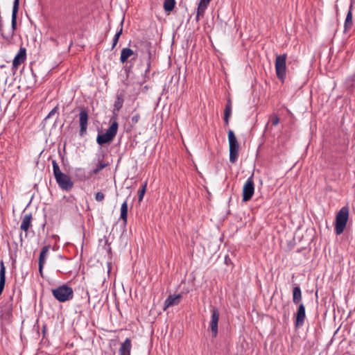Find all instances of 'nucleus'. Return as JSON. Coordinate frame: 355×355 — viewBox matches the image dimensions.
<instances>
[{
    "label": "nucleus",
    "instance_id": "39",
    "mask_svg": "<svg viewBox=\"0 0 355 355\" xmlns=\"http://www.w3.org/2000/svg\"><path fill=\"white\" fill-rule=\"evenodd\" d=\"M105 250L108 252V254L111 252V247L107 244V241H105V245L104 246Z\"/></svg>",
    "mask_w": 355,
    "mask_h": 355
},
{
    "label": "nucleus",
    "instance_id": "28",
    "mask_svg": "<svg viewBox=\"0 0 355 355\" xmlns=\"http://www.w3.org/2000/svg\"><path fill=\"white\" fill-rule=\"evenodd\" d=\"M355 82V74L348 76L345 80V86L347 89H352Z\"/></svg>",
    "mask_w": 355,
    "mask_h": 355
},
{
    "label": "nucleus",
    "instance_id": "43",
    "mask_svg": "<svg viewBox=\"0 0 355 355\" xmlns=\"http://www.w3.org/2000/svg\"><path fill=\"white\" fill-rule=\"evenodd\" d=\"M139 116L137 115H135V123H137L138 121Z\"/></svg>",
    "mask_w": 355,
    "mask_h": 355
},
{
    "label": "nucleus",
    "instance_id": "2",
    "mask_svg": "<svg viewBox=\"0 0 355 355\" xmlns=\"http://www.w3.org/2000/svg\"><path fill=\"white\" fill-rule=\"evenodd\" d=\"M52 166L55 179L60 188L64 191H71L73 187V182L71 178L60 171L56 160H52Z\"/></svg>",
    "mask_w": 355,
    "mask_h": 355
},
{
    "label": "nucleus",
    "instance_id": "18",
    "mask_svg": "<svg viewBox=\"0 0 355 355\" xmlns=\"http://www.w3.org/2000/svg\"><path fill=\"white\" fill-rule=\"evenodd\" d=\"M50 245H45L42 248V250H41V252L40 254V257H39V270H40V272L42 274V268H43V266L45 263V261H46V255L49 251V249H50Z\"/></svg>",
    "mask_w": 355,
    "mask_h": 355
},
{
    "label": "nucleus",
    "instance_id": "24",
    "mask_svg": "<svg viewBox=\"0 0 355 355\" xmlns=\"http://www.w3.org/2000/svg\"><path fill=\"white\" fill-rule=\"evenodd\" d=\"M352 25H353L352 11V6H350L349 10L347 12L345 21V25H344L345 31H347V30L351 28Z\"/></svg>",
    "mask_w": 355,
    "mask_h": 355
},
{
    "label": "nucleus",
    "instance_id": "31",
    "mask_svg": "<svg viewBox=\"0 0 355 355\" xmlns=\"http://www.w3.org/2000/svg\"><path fill=\"white\" fill-rule=\"evenodd\" d=\"M131 67H132L131 65H130L129 67L125 66L123 67L124 74L126 76V80H124V83L127 85H130V83L128 79L130 78V73H131Z\"/></svg>",
    "mask_w": 355,
    "mask_h": 355
},
{
    "label": "nucleus",
    "instance_id": "3",
    "mask_svg": "<svg viewBox=\"0 0 355 355\" xmlns=\"http://www.w3.org/2000/svg\"><path fill=\"white\" fill-rule=\"evenodd\" d=\"M349 214V209L347 206L343 207L336 214L335 220V232L340 235L346 227Z\"/></svg>",
    "mask_w": 355,
    "mask_h": 355
},
{
    "label": "nucleus",
    "instance_id": "4",
    "mask_svg": "<svg viewBox=\"0 0 355 355\" xmlns=\"http://www.w3.org/2000/svg\"><path fill=\"white\" fill-rule=\"evenodd\" d=\"M53 296L60 302L69 301L73 297V291L70 286L62 284L51 290Z\"/></svg>",
    "mask_w": 355,
    "mask_h": 355
},
{
    "label": "nucleus",
    "instance_id": "36",
    "mask_svg": "<svg viewBox=\"0 0 355 355\" xmlns=\"http://www.w3.org/2000/svg\"><path fill=\"white\" fill-rule=\"evenodd\" d=\"M105 198V194L101 191L97 192L95 195V200L97 202H102Z\"/></svg>",
    "mask_w": 355,
    "mask_h": 355
},
{
    "label": "nucleus",
    "instance_id": "38",
    "mask_svg": "<svg viewBox=\"0 0 355 355\" xmlns=\"http://www.w3.org/2000/svg\"><path fill=\"white\" fill-rule=\"evenodd\" d=\"M279 122V119L277 116H274L272 119V123L273 125L276 126L278 125Z\"/></svg>",
    "mask_w": 355,
    "mask_h": 355
},
{
    "label": "nucleus",
    "instance_id": "42",
    "mask_svg": "<svg viewBox=\"0 0 355 355\" xmlns=\"http://www.w3.org/2000/svg\"><path fill=\"white\" fill-rule=\"evenodd\" d=\"M230 261V259L227 256H226L225 258V263L228 264V261Z\"/></svg>",
    "mask_w": 355,
    "mask_h": 355
},
{
    "label": "nucleus",
    "instance_id": "32",
    "mask_svg": "<svg viewBox=\"0 0 355 355\" xmlns=\"http://www.w3.org/2000/svg\"><path fill=\"white\" fill-rule=\"evenodd\" d=\"M232 114V102L230 99L227 100V104L225 105L224 116L226 117H230Z\"/></svg>",
    "mask_w": 355,
    "mask_h": 355
},
{
    "label": "nucleus",
    "instance_id": "9",
    "mask_svg": "<svg viewBox=\"0 0 355 355\" xmlns=\"http://www.w3.org/2000/svg\"><path fill=\"white\" fill-rule=\"evenodd\" d=\"M219 320V312L216 308L211 309V318L209 323V328L211 331L213 338H216L218 335V323Z\"/></svg>",
    "mask_w": 355,
    "mask_h": 355
},
{
    "label": "nucleus",
    "instance_id": "44",
    "mask_svg": "<svg viewBox=\"0 0 355 355\" xmlns=\"http://www.w3.org/2000/svg\"><path fill=\"white\" fill-rule=\"evenodd\" d=\"M60 272H62V273H67V272H68L69 271H60Z\"/></svg>",
    "mask_w": 355,
    "mask_h": 355
},
{
    "label": "nucleus",
    "instance_id": "15",
    "mask_svg": "<svg viewBox=\"0 0 355 355\" xmlns=\"http://www.w3.org/2000/svg\"><path fill=\"white\" fill-rule=\"evenodd\" d=\"M12 304L6 302L0 308V318L4 320H10L12 317Z\"/></svg>",
    "mask_w": 355,
    "mask_h": 355
},
{
    "label": "nucleus",
    "instance_id": "13",
    "mask_svg": "<svg viewBox=\"0 0 355 355\" xmlns=\"http://www.w3.org/2000/svg\"><path fill=\"white\" fill-rule=\"evenodd\" d=\"M145 51L144 52V63H143V69H141V72L143 70L146 73L149 71L150 69V44L147 42H145L144 44Z\"/></svg>",
    "mask_w": 355,
    "mask_h": 355
},
{
    "label": "nucleus",
    "instance_id": "35",
    "mask_svg": "<svg viewBox=\"0 0 355 355\" xmlns=\"http://www.w3.org/2000/svg\"><path fill=\"white\" fill-rule=\"evenodd\" d=\"M205 10H206V9H202V10H200V7L198 6L197 11H196V21H198L200 20V18L201 17H203Z\"/></svg>",
    "mask_w": 355,
    "mask_h": 355
},
{
    "label": "nucleus",
    "instance_id": "30",
    "mask_svg": "<svg viewBox=\"0 0 355 355\" xmlns=\"http://www.w3.org/2000/svg\"><path fill=\"white\" fill-rule=\"evenodd\" d=\"M146 186H147V182H145L141 184V187L138 190V200H139V202H141L144 198V194L146 193Z\"/></svg>",
    "mask_w": 355,
    "mask_h": 355
},
{
    "label": "nucleus",
    "instance_id": "21",
    "mask_svg": "<svg viewBox=\"0 0 355 355\" xmlns=\"http://www.w3.org/2000/svg\"><path fill=\"white\" fill-rule=\"evenodd\" d=\"M127 216H128V203L125 201L121 207V215L120 219L123 220V226L125 227L127 225Z\"/></svg>",
    "mask_w": 355,
    "mask_h": 355
},
{
    "label": "nucleus",
    "instance_id": "22",
    "mask_svg": "<svg viewBox=\"0 0 355 355\" xmlns=\"http://www.w3.org/2000/svg\"><path fill=\"white\" fill-rule=\"evenodd\" d=\"M302 300V291L300 287L297 286L293 289V302L295 304H300Z\"/></svg>",
    "mask_w": 355,
    "mask_h": 355
},
{
    "label": "nucleus",
    "instance_id": "34",
    "mask_svg": "<svg viewBox=\"0 0 355 355\" xmlns=\"http://www.w3.org/2000/svg\"><path fill=\"white\" fill-rule=\"evenodd\" d=\"M211 1V0H200V2L198 3L200 10H202V9H207V6Z\"/></svg>",
    "mask_w": 355,
    "mask_h": 355
},
{
    "label": "nucleus",
    "instance_id": "23",
    "mask_svg": "<svg viewBox=\"0 0 355 355\" xmlns=\"http://www.w3.org/2000/svg\"><path fill=\"white\" fill-rule=\"evenodd\" d=\"M118 130V123L116 121H114L110 128L106 130L105 132L107 137H109L110 139L112 141L114 137L116 135Z\"/></svg>",
    "mask_w": 355,
    "mask_h": 355
},
{
    "label": "nucleus",
    "instance_id": "25",
    "mask_svg": "<svg viewBox=\"0 0 355 355\" xmlns=\"http://www.w3.org/2000/svg\"><path fill=\"white\" fill-rule=\"evenodd\" d=\"M133 54V51L130 48L123 49L121 53L120 60L122 63L127 61L128 58Z\"/></svg>",
    "mask_w": 355,
    "mask_h": 355
},
{
    "label": "nucleus",
    "instance_id": "20",
    "mask_svg": "<svg viewBox=\"0 0 355 355\" xmlns=\"http://www.w3.org/2000/svg\"><path fill=\"white\" fill-rule=\"evenodd\" d=\"M6 284V268L3 261L0 267V295L2 294Z\"/></svg>",
    "mask_w": 355,
    "mask_h": 355
},
{
    "label": "nucleus",
    "instance_id": "17",
    "mask_svg": "<svg viewBox=\"0 0 355 355\" xmlns=\"http://www.w3.org/2000/svg\"><path fill=\"white\" fill-rule=\"evenodd\" d=\"M32 214H26L22 217V221L20 225V229L24 232H27L29 228L32 226Z\"/></svg>",
    "mask_w": 355,
    "mask_h": 355
},
{
    "label": "nucleus",
    "instance_id": "14",
    "mask_svg": "<svg viewBox=\"0 0 355 355\" xmlns=\"http://www.w3.org/2000/svg\"><path fill=\"white\" fill-rule=\"evenodd\" d=\"M26 58V51L25 48L21 47L17 54L15 56L12 61V67L18 68V67L23 63Z\"/></svg>",
    "mask_w": 355,
    "mask_h": 355
},
{
    "label": "nucleus",
    "instance_id": "27",
    "mask_svg": "<svg viewBox=\"0 0 355 355\" xmlns=\"http://www.w3.org/2000/svg\"><path fill=\"white\" fill-rule=\"evenodd\" d=\"M110 141H112L111 139H110L105 133L98 134L97 136L96 142L101 146L110 143Z\"/></svg>",
    "mask_w": 355,
    "mask_h": 355
},
{
    "label": "nucleus",
    "instance_id": "5",
    "mask_svg": "<svg viewBox=\"0 0 355 355\" xmlns=\"http://www.w3.org/2000/svg\"><path fill=\"white\" fill-rule=\"evenodd\" d=\"M286 53L277 55L275 62L277 77L282 82L284 81L286 76Z\"/></svg>",
    "mask_w": 355,
    "mask_h": 355
},
{
    "label": "nucleus",
    "instance_id": "19",
    "mask_svg": "<svg viewBox=\"0 0 355 355\" xmlns=\"http://www.w3.org/2000/svg\"><path fill=\"white\" fill-rule=\"evenodd\" d=\"M131 346V340L126 338L119 349L120 355H130Z\"/></svg>",
    "mask_w": 355,
    "mask_h": 355
},
{
    "label": "nucleus",
    "instance_id": "11",
    "mask_svg": "<svg viewBox=\"0 0 355 355\" xmlns=\"http://www.w3.org/2000/svg\"><path fill=\"white\" fill-rule=\"evenodd\" d=\"M295 324L296 327H302L304 324L306 319L305 306L301 303L299 304L297 312L295 315Z\"/></svg>",
    "mask_w": 355,
    "mask_h": 355
},
{
    "label": "nucleus",
    "instance_id": "1",
    "mask_svg": "<svg viewBox=\"0 0 355 355\" xmlns=\"http://www.w3.org/2000/svg\"><path fill=\"white\" fill-rule=\"evenodd\" d=\"M19 7V0H14L12 11V19H11V29L5 31L3 28V24L0 19V33L3 39L8 43L10 44L12 42L15 31L17 29V13Z\"/></svg>",
    "mask_w": 355,
    "mask_h": 355
},
{
    "label": "nucleus",
    "instance_id": "8",
    "mask_svg": "<svg viewBox=\"0 0 355 355\" xmlns=\"http://www.w3.org/2000/svg\"><path fill=\"white\" fill-rule=\"evenodd\" d=\"M89 120V114L87 108L85 107H80L79 113V123H80V131L79 134L80 136H83L87 132V125Z\"/></svg>",
    "mask_w": 355,
    "mask_h": 355
},
{
    "label": "nucleus",
    "instance_id": "41",
    "mask_svg": "<svg viewBox=\"0 0 355 355\" xmlns=\"http://www.w3.org/2000/svg\"><path fill=\"white\" fill-rule=\"evenodd\" d=\"M229 121H230V117H226L224 116V121H225L226 125H228Z\"/></svg>",
    "mask_w": 355,
    "mask_h": 355
},
{
    "label": "nucleus",
    "instance_id": "40",
    "mask_svg": "<svg viewBox=\"0 0 355 355\" xmlns=\"http://www.w3.org/2000/svg\"><path fill=\"white\" fill-rule=\"evenodd\" d=\"M31 73H32L33 77L34 78V79H35L36 74H35V71H33V68H31ZM35 82H36V80H34V84L35 83Z\"/></svg>",
    "mask_w": 355,
    "mask_h": 355
},
{
    "label": "nucleus",
    "instance_id": "29",
    "mask_svg": "<svg viewBox=\"0 0 355 355\" xmlns=\"http://www.w3.org/2000/svg\"><path fill=\"white\" fill-rule=\"evenodd\" d=\"M175 4V0H164V8L166 11H171L174 8Z\"/></svg>",
    "mask_w": 355,
    "mask_h": 355
},
{
    "label": "nucleus",
    "instance_id": "7",
    "mask_svg": "<svg viewBox=\"0 0 355 355\" xmlns=\"http://www.w3.org/2000/svg\"><path fill=\"white\" fill-rule=\"evenodd\" d=\"M254 193V183L253 180V174L249 177L243 188V201L247 202L250 200Z\"/></svg>",
    "mask_w": 355,
    "mask_h": 355
},
{
    "label": "nucleus",
    "instance_id": "33",
    "mask_svg": "<svg viewBox=\"0 0 355 355\" xmlns=\"http://www.w3.org/2000/svg\"><path fill=\"white\" fill-rule=\"evenodd\" d=\"M121 33H122V28L118 32H116V33L115 34V35L113 38L112 49H113L115 47V46L116 45V44L119 41V38L120 35H121Z\"/></svg>",
    "mask_w": 355,
    "mask_h": 355
},
{
    "label": "nucleus",
    "instance_id": "12",
    "mask_svg": "<svg viewBox=\"0 0 355 355\" xmlns=\"http://www.w3.org/2000/svg\"><path fill=\"white\" fill-rule=\"evenodd\" d=\"M105 155H98L97 157V163L95 164V168H94L91 172V175H97L98 174L101 170L109 165L107 162L104 160Z\"/></svg>",
    "mask_w": 355,
    "mask_h": 355
},
{
    "label": "nucleus",
    "instance_id": "37",
    "mask_svg": "<svg viewBox=\"0 0 355 355\" xmlns=\"http://www.w3.org/2000/svg\"><path fill=\"white\" fill-rule=\"evenodd\" d=\"M58 110V106H55V107H53L51 111L48 114V115L46 116V118L44 119L45 120L51 118L52 116H53L55 113H57Z\"/></svg>",
    "mask_w": 355,
    "mask_h": 355
},
{
    "label": "nucleus",
    "instance_id": "16",
    "mask_svg": "<svg viewBox=\"0 0 355 355\" xmlns=\"http://www.w3.org/2000/svg\"><path fill=\"white\" fill-rule=\"evenodd\" d=\"M182 295H169L165 300L164 310H166L168 307L178 305L180 302Z\"/></svg>",
    "mask_w": 355,
    "mask_h": 355
},
{
    "label": "nucleus",
    "instance_id": "10",
    "mask_svg": "<svg viewBox=\"0 0 355 355\" xmlns=\"http://www.w3.org/2000/svg\"><path fill=\"white\" fill-rule=\"evenodd\" d=\"M77 209L76 200L73 196L64 197L62 202V210L64 212L74 211Z\"/></svg>",
    "mask_w": 355,
    "mask_h": 355
},
{
    "label": "nucleus",
    "instance_id": "26",
    "mask_svg": "<svg viewBox=\"0 0 355 355\" xmlns=\"http://www.w3.org/2000/svg\"><path fill=\"white\" fill-rule=\"evenodd\" d=\"M123 94L122 93L117 94L116 99L114 103V111L119 112L122 107L123 103Z\"/></svg>",
    "mask_w": 355,
    "mask_h": 355
},
{
    "label": "nucleus",
    "instance_id": "6",
    "mask_svg": "<svg viewBox=\"0 0 355 355\" xmlns=\"http://www.w3.org/2000/svg\"><path fill=\"white\" fill-rule=\"evenodd\" d=\"M230 162L234 164L239 157V144L233 130L228 131Z\"/></svg>",
    "mask_w": 355,
    "mask_h": 355
}]
</instances>
